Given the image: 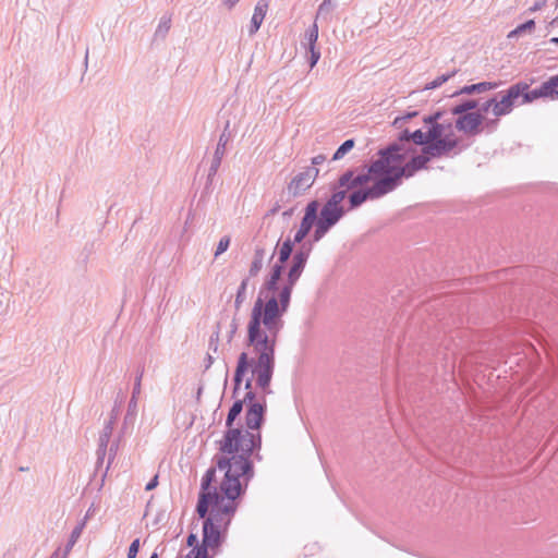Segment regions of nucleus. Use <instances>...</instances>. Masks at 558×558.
<instances>
[{
    "mask_svg": "<svg viewBox=\"0 0 558 558\" xmlns=\"http://www.w3.org/2000/svg\"><path fill=\"white\" fill-rule=\"evenodd\" d=\"M318 173L319 170L315 167H305L299 171L287 186L288 194L294 198L304 195L314 184Z\"/></svg>",
    "mask_w": 558,
    "mask_h": 558,
    "instance_id": "obj_10",
    "label": "nucleus"
},
{
    "mask_svg": "<svg viewBox=\"0 0 558 558\" xmlns=\"http://www.w3.org/2000/svg\"><path fill=\"white\" fill-rule=\"evenodd\" d=\"M230 245V238L229 236H222L217 245L215 256H219L220 254L225 253Z\"/></svg>",
    "mask_w": 558,
    "mask_h": 558,
    "instance_id": "obj_44",
    "label": "nucleus"
},
{
    "mask_svg": "<svg viewBox=\"0 0 558 558\" xmlns=\"http://www.w3.org/2000/svg\"><path fill=\"white\" fill-rule=\"evenodd\" d=\"M143 374H144V371L141 369L137 372L136 376H135V381H134V386H133V390H132V396H131V399L129 401V404L130 408H137V401H138V397L141 395V389H142V378H143Z\"/></svg>",
    "mask_w": 558,
    "mask_h": 558,
    "instance_id": "obj_30",
    "label": "nucleus"
},
{
    "mask_svg": "<svg viewBox=\"0 0 558 558\" xmlns=\"http://www.w3.org/2000/svg\"><path fill=\"white\" fill-rule=\"evenodd\" d=\"M226 530L211 526V522H203V535L201 545L217 554L226 539Z\"/></svg>",
    "mask_w": 558,
    "mask_h": 558,
    "instance_id": "obj_15",
    "label": "nucleus"
},
{
    "mask_svg": "<svg viewBox=\"0 0 558 558\" xmlns=\"http://www.w3.org/2000/svg\"><path fill=\"white\" fill-rule=\"evenodd\" d=\"M219 456H225L227 458H230L232 454L222 453L220 451L219 454L215 456L214 461H216V458L219 457ZM215 463L217 464V462H215ZM216 470H219L217 465L215 468H209L206 471L205 475L202 478V484H201L202 492H213L211 490V483L216 481Z\"/></svg>",
    "mask_w": 558,
    "mask_h": 558,
    "instance_id": "obj_25",
    "label": "nucleus"
},
{
    "mask_svg": "<svg viewBox=\"0 0 558 558\" xmlns=\"http://www.w3.org/2000/svg\"><path fill=\"white\" fill-rule=\"evenodd\" d=\"M294 286L287 281L278 295L274 294L267 301L259 295L253 305L247 327L279 336L284 326L282 316L289 308Z\"/></svg>",
    "mask_w": 558,
    "mask_h": 558,
    "instance_id": "obj_3",
    "label": "nucleus"
},
{
    "mask_svg": "<svg viewBox=\"0 0 558 558\" xmlns=\"http://www.w3.org/2000/svg\"><path fill=\"white\" fill-rule=\"evenodd\" d=\"M451 128V122L445 123V130Z\"/></svg>",
    "mask_w": 558,
    "mask_h": 558,
    "instance_id": "obj_62",
    "label": "nucleus"
},
{
    "mask_svg": "<svg viewBox=\"0 0 558 558\" xmlns=\"http://www.w3.org/2000/svg\"><path fill=\"white\" fill-rule=\"evenodd\" d=\"M457 74V71L453 70L449 73H446V74H441L439 76H437L434 81H432L430 83H427L425 85V88L426 90H429V89H435V88H438L440 87L442 84H445L447 81H449L451 77H453L454 75Z\"/></svg>",
    "mask_w": 558,
    "mask_h": 558,
    "instance_id": "obj_37",
    "label": "nucleus"
},
{
    "mask_svg": "<svg viewBox=\"0 0 558 558\" xmlns=\"http://www.w3.org/2000/svg\"><path fill=\"white\" fill-rule=\"evenodd\" d=\"M415 153V146L400 132L395 142L378 151V158L369 165L367 171L361 173L368 174L369 179L372 175L377 178L387 172L389 167L404 162Z\"/></svg>",
    "mask_w": 558,
    "mask_h": 558,
    "instance_id": "obj_6",
    "label": "nucleus"
},
{
    "mask_svg": "<svg viewBox=\"0 0 558 558\" xmlns=\"http://www.w3.org/2000/svg\"><path fill=\"white\" fill-rule=\"evenodd\" d=\"M186 545H187L189 547H193V548H194L196 545H199V544L197 543V536H196L195 534L191 533V534L187 536V538H186Z\"/></svg>",
    "mask_w": 558,
    "mask_h": 558,
    "instance_id": "obj_53",
    "label": "nucleus"
},
{
    "mask_svg": "<svg viewBox=\"0 0 558 558\" xmlns=\"http://www.w3.org/2000/svg\"><path fill=\"white\" fill-rule=\"evenodd\" d=\"M265 255H266L265 248H263L260 246H257L255 248L253 260H252V264H251L250 270H248V274L251 277L257 276V274L263 268Z\"/></svg>",
    "mask_w": 558,
    "mask_h": 558,
    "instance_id": "obj_26",
    "label": "nucleus"
},
{
    "mask_svg": "<svg viewBox=\"0 0 558 558\" xmlns=\"http://www.w3.org/2000/svg\"><path fill=\"white\" fill-rule=\"evenodd\" d=\"M86 521L83 520L80 522L71 532L70 538L63 548L62 557L61 558H68L69 554L71 553L72 548L81 537L83 530L85 527Z\"/></svg>",
    "mask_w": 558,
    "mask_h": 558,
    "instance_id": "obj_24",
    "label": "nucleus"
},
{
    "mask_svg": "<svg viewBox=\"0 0 558 558\" xmlns=\"http://www.w3.org/2000/svg\"><path fill=\"white\" fill-rule=\"evenodd\" d=\"M541 94L543 98L551 100L558 99V74L550 76L541 86Z\"/></svg>",
    "mask_w": 558,
    "mask_h": 558,
    "instance_id": "obj_23",
    "label": "nucleus"
},
{
    "mask_svg": "<svg viewBox=\"0 0 558 558\" xmlns=\"http://www.w3.org/2000/svg\"><path fill=\"white\" fill-rule=\"evenodd\" d=\"M300 244L301 245L294 253L293 257L306 263L313 250V243L311 241H303Z\"/></svg>",
    "mask_w": 558,
    "mask_h": 558,
    "instance_id": "obj_34",
    "label": "nucleus"
},
{
    "mask_svg": "<svg viewBox=\"0 0 558 558\" xmlns=\"http://www.w3.org/2000/svg\"><path fill=\"white\" fill-rule=\"evenodd\" d=\"M247 286H248V278L243 279L239 286V289H238V292L235 295V300H234V307L236 311H239L241 308L242 304L246 300Z\"/></svg>",
    "mask_w": 558,
    "mask_h": 558,
    "instance_id": "obj_35",
    "label": "nucleus"
},
{
    "mask_svg": "<svg viewBox=\"0 0 558 558\" xmlns=\"http://www.w3.org/2000/svg\"><path fill=\"white\" fill-rule=\"evenodd\" d=\"M282 270H283V265L276 263L271 267L269 277L264 282L263 290H267L269 292L275 293L278 290L277 284H278L279 279L281 278Z\"/></svg>",
    "mask_w": 558,
    "mask_h": 558,
    "instance_id": "obj_22",
    "label": "nucleus"
},
{
    "mask_svg": "<svg viewBox=\"0 0 558 558\" xmlns=\"http://www.w3.org/2000/svg\"><path fill=\"white\" fill-rule=\"evenodd\" d=\"M222 500L221 490L218 492L217 487L213 488V492H201L198 501L196 505V512L199 518L206 519L209 514V511L215 505V501Z\"/></svg>",
    "mask_w": 558,
    "mask_h": 558,
    "instance_id": "obj_18",
    "label": "nucleus"
},
{
    "mask_svg": "<svg viewBox=\"0 0 558 558\" xmlns=\"http://www.w3.org/2000/svg\"><path fill=\"white\" fill-rule=\"evenodd\" d=\"M209 550H210V549H208V548H206V547H204V546H202V545H196V546L192 549V551H191L190 554H191V556H192V555H194V556H193V558H211V557H209V555H208V551H209Z\"/></svg>",
    "mask_w": 558,
    "mask_h": 558,
    "instance_id": "obj_42",
    "label": "nucleus"
},
{
    "mask_svg": "<svg viewBox=\"0 0 558 558\" xmlns=\"http://www.w3.org/2000/svg\"><path fill=\"white\" fill-rule=\"evenodd\" d=\"M534 27H535V22L533 20H529L525 23L517 26L513 31H511L508 34V38H510V39L517 38L525 32H532L534 29Z\"/></svg>",
    "mask_w": 558,
    "mask_h": 558,
    "instance_id": "obj_39",
    "label": "nucleus"
},
{
    "mask_svg": "<svg viewBox=\"0 0 558 558\" xmlns=\"http://www.w3.org/2000/svg\"><path fill=\"white\" fill-rule=\"evenodd\" d=\"M493 104H494V99L493 98L486 100L482 105L478 104L476 112H481V114L484 116L485 113H487L489 111V109L493 110Z\"/></svg>",
    "mask_w": 558,
    "mask_h": 558,
    "instance_id": "obj_47",
    "label": "nucleus"
},
{
    "mask_svg": "<svg viewBox=\"0 0 558 558\" xmlns=\"http://www.w3.org/2000/svg\"><path fill=\"white\" fill-rule=\"evenodd\" d=\"M62 553H63V549L61 547H58L53 553L52 555L50 556V558H61L62 557Z\"/></svg>",
    "mask_w": 558,
    "mask_h": 558,
    "instance_id": "obj_56",
    "label": "nucleus"
},
{
    "mask_svg": "<svg viewBox=\"0 0 558 558\" xmlns=\"http://www.w3.org/2000/svg\"><path fill=\"white\" fill-rule=\"evenodd\" d=\"M305 265H306V263L292 257V264L288 271L287 281L295 284L298 282V280L300 279V277L305 268Z\"/></svg>",
    "mask_w": 558,
    "mask_h": 558,
    "instance_id": "obj_27",
    "label": "nucleus"
},
{
    "mask_svg": "<svg viewBox=\"0 0 558 558\" xmlns=\"http://www.w3.org/2000/svg\"><path fill=\"white\" fill-rule=\"evenodd\" d=\"M138 549H140V539L136 538L131 543V545L129 547L128 558H135L138 554Z\"/></svg>",
    "mask_w": 558,
    "mask_h": 558,
    "instance_id": "obj_46",
    "label": "nucleus"
},
{
    "mask_svg": "<svg viewBox=\"0 0 558 558\" xmlns=\"http://www.w3.org/2000/svg\"><path fill=\"white\" fill-rule=\"evenodd\" d=\"M158 485V475H155L147 484H146V487L145 489L147 492L149 490H153L154 488H156Z\"/></svg>",
    "mask_w": 558,
    "mask_h": 558,
    "instance_id": "obj_54",
    "label": "nucleus"
},
{
    "mask_svg": "<svg viewBox=\"0 0 558 558\" xmlns=\"http://www.w3.org/2000/svg\"><path fill=\"white\" fill-rule=\"evenodd\" d=\"M27 470H28V468H23V466L20 468V471H27Z\"/></svg>",
    "mask_w": 558,
    "mask_h": 558,
    "instance_id": "obj_64",
    "label": "nucleus"
},
{
    "mask_svg": "<svg viewBox=\"0 0 558 558\" xmlns=\"http://www.w3.org/2000/svg\"><path fill=\"white\" fill-rule=\"evenodd\" d=\"M236 331H238V323L235 319H232L231 325H230V331L228 333V342L232 341Z\"/></svg>",
    "mask_w": 558,
    "mask_h": 558,
    "instance_id": "obj_51",
    "label": "nucleus"
},
{
    "mask_svg": "<svg viewBox=\"0 0 558 558\" xmlns=\"http://www.w3.org/2000/svg\"><path fill=\"white\" fill-rule=\"evenodd\" d=\"M239 1H240V0H222V4H223L227 9L231 10L232 8H234V7H235V4H236Z\"/></svg>",
    "mask_w": 558,
    "mask_h": 558,
    "instance_id": "obj_55",
    "label": "nucleus"
},
{
    "mask_svg": "<svg viewBox=\"0 0 558 558\" xmlns=\"http://www.w3.org/2000/svg\"><path fill=\"white\" fill-rule=\"evenodd\" d=\"M497 87L496 83L490 82H481L472 85H465L461 89L454 92L451 96H459V95H472V94H481L490 89H494Z\"/></svg>",
    "mask_w": 558,
    "mask_h": 558,
    "instance_id": "obj_21",
    "label": "nucleus"
},
{
    "mask_svg": "<svg viewBox=\"0 0 558 558\" xmlns=\"http://www.w3.org/2000/svg\"><path fill=\"white\" fill-rule=\"evenodd\" d=\"M278 336L247 327V343L253 347L256 359H250L246 352L239 355L234 373V392L239 389L243 376L252 367V374L256 378V385L269 393V385L275 369V350Z\"/></svg>",
    "mask_w": 558,
    "mask_h": 558,
    "instance_id": "obj_2",
    "label": "nucleus"
},
{
    "mask_svg": "<svg viewBox=\"0 0 558 558\" xmlns=\"http://www.w3.org/2000/svg\"><path fill=\"white\" fill-rule=\"evenodd\" d=\"M442 156H432L427 153L426 146L422 148V153L418 155H412L411 158L404 162L397 163L393 167H389L387 172L383 173L386 180L390 181V187L395 191L401 185L402 179H409L413 177L417 171L426 169L427 163L435 158H441Z\"/></svg>",
    "mask_w": 558,
    "mask_h": 558,
    "instance_id": "obj_7",
    "label": "nucleus"
},
{
    "mask_svg": "<svg viewBox=\"0 0 558 558\" xmlns=\"http://www.w3.org/2000/svg\"><path fill=\"white\" fill-rule=\"evenodd\" d=\"M315 222H316V228L312 235V240H311L312 243L318 242L332 228L318 219H316Z\"/></svg>",
    "mask_w": 558,
    "mask_h": 558,
    "instance_id": "obj_40",
    "label": "nucleus"
},
{
    "mask_svg": "<svg viewBox=\"0 0 558 558\" xmlns=\"http://www.w3.org/2000/svg\"><path fill=\"white\" fill-rule=\"evenodd\" d=\"M478 107V101L476 99H465L461 102L457 104L451 108V113L453 116L463 114L474 112L473 110Z\"/></svg>",
    "mask_w": 558,
    "mask_h": 558,
    "instance_id": "obj_28",
    "label": "nucleus"
},
{
    "mask_svg": "<svg viewBox=\"0 0 558 558\" xmlns=\"http://www.w3.org/2000/svg\"><path fill=\"white\" fill-rule=\"evenodd\" d=\"M456 129L466 135H477L482 132L484 117L481 112L457 114Z\"/></svg>",
    "mask_w": 558,
    "mask_h": 558,
    "instance_id": "obj_14",
    "label": "nucleus"
},
{
    "mask_svg": "<svg viewBox=\"0 0 558 558\" xmlns=\"http://www.w3.org/2000/svg\"><path fill=\"white\" fill-rule=\"evenodd\" d=\"M280 206L276 204L270 210L269 215H275L279 210Z\"/></svg>",
    "mask_w": 558,
    "mask_h": 558,
    "instance_id": "obj_60",
    "label": "nucleus"
},
{
    "mask_svg": "<svg viewBox=\"0 0 558 558\" xmlns=\"http://www.w3.org/2000/svg\"><path fill=\"white\" fill-rule=\"evenodd\" d=\"M306 50L310 52L308 62H310L311 69H313L317 64V62L320 58V51L318 49H316V47H310V48H306Z\"/></svg>",
    "mask_w": 558,
    "mask_h": 558,
    "instance_id": "obj_43",
    "label": "nucleus"
},
{
    "mask_svg": "<svg viewBox=\"0 0 558 558\" xmlns=\"http://www.w3.org/2000/svg\"><path fill=\"white\" fill-rule=\"evenodd\" d=\"M497 126H498V118L493 119V120L484 118V122H483L481 129H482V131L487 130L488 132H493L497 129Z\"/></svg>",
    "mask_w": 558,
    "mask_h": 558,
    "instance_id": "obj_45",
    "label": "nucleus"
},
{
    "mask_svg": "<svg viewBox=\"0 0 558 558\" xmlns=\"http://www.w3.org/2000/svg\"><path fill=\"white\" fill-rule=\"evenodd\" d=\"M149 558H158V554L157 553H153Z\"/></svg>",
    "mask_w": 558,
    "mask_h": 558,
    "instance_id": "obj_63",
    "label": "nucleus"
},
{
    "mask_svg": "<svg viewBox=\"0 0 558 558\" xmlns=\"http://www.w3.org/2000/svg\"><path fill=\"white\" fill-rule=\"evenodd\" d=\"M245 389L247 391H252V378H247V380L245 381Z\"/></svg>",
    "mask_w": 558,
    "mask_h": 558,
    "instance_id": "obj_58",
    "label": "nucleus"
},
{
    "mask_svg": "<svg viewBox=\"0 0 558 558\" xmlns=\"http://www.w3.org/2000/svg\"><path fill=\"white\" fill-rule=\"evenodd\" d=\"M515 85L524 86V89L522 90V93H520V97H522L523 104H529L538 98H543L539 87L530 90L529 85L524 82H519Z\"/></svg>",
    "mask_w": 558,
    "mask_h": 558,
    "instance_id": "obj_29",
    "label": "nucleus"
},
{
    "mask_svg": "<svg viewBox=\"0 0 558 558\" xmlns=\"http://www.w3.org/2000/svg\"><path fill=\"white\" fill-rule=\"evenodd\" d=\"M229 126H230V123L228 121L226 123L223 132L219 136L217 147L215 149V153H214V156H213V159L210 162V167L208 170V179H211L213 177L216 175V173L221 165V160L226 154V146L230 140V134L228 133Z\"/></svg>",
    "mask_w": 558,
    "mask_h": 558,
    "instance_id": "obj_17",
    "label": "nucleus"
},
{
    "mask_svg": "<svg viewBox=\"0 0 558 558\" xmlns=\"http://www.w3.org/2000/svg\"><path fill=\"white\" fill-rule=\"evenodd\" d=\"M293 213H294V209H293V208H290V209L284 210V211L282 213V217H283V218H286V219H287V218H290V217L293 215Z\"/></svg>",
    "mask_w": 558,
    "mask_h": 558,
    "instance_id": "obj_57",
    "label": "nucleus"
},
{
    "mask_svg": "<svg viewBox=\"0 0 558 558\" xmlns=\"http://www.w3.org/2000/svg\"><path fill=\"white\" fill-rule=\"evenodd\" d=\"M336 4L333 0H324L317 10L316 19L329 20L331 12L335 10Z\"/></svg>",
    "mask_w": 558,
    "mask_h": 558,
    "instance_id": "obj_33",
    "label": "nucleus"
},
{
    "mask_svg": "<svg viewBox=\"0 0 558 558\" xmlns=\"http://www.w3.org/2000/svg\"><path fill=\"white\" fill-rule=\"evenodd\" d=\"M294 243L295 242H293V240L289 238L286 241H283L279 248V256L277 263L284 265L288 262L292 254Z\"/></svg>",
    "mask_w": 558,
    "mask_h": 558,
    "instance_id": "obj_31",
    "label": "nucleus"
},
{
    "mask_svg": "<svg viewBox=\"0 0 558 558\" xmlns=\"http://www.w3.org/2000/svg\"><path fill=\"white\" fill-rule=\"evenodd\" d=\"M550 43H554V44H557V45H558V37H553V38L550 39Z\"/></svg>",
    "mask_w": 558,
    "mask_h": 558,
    "instance_id": "obj_61",
    "label": "nucleus"
},
{
    "mask_svg": "<svg viewBox=\"0 0 558 558\" xmlns=\"http://www.w3.org/2000/svg\"><path fill=\"white\" fill-rule=\"evenodd\" d=\"M524 89V86L511 85L505 94H500V99H494L493 114L496 118L509 114L512 111L514 101L520 97V93Z\"/></svg>",
    "mask_w": 558,
    "mask_h": 558,
    "instance_id": "obj_12",
    "label": "nucleus"
},
{
    "mask_svg": "<svg viewBox=\"0 0 558 558\" xmlns=\"http://www.w3.org/2000/svg\"><path fill=\"white\" fill-rule=\"evenodd\" d=\"M244 400L248 401V407L245 413V424L248 429L255 430L259 429L265 413V404L255 402V393L253 391H247L244 396Z\"/></svg>",
    "mask_w": 558,
    "mask_h": 558,
    "instance_id": "obj_13",
    "label": "nucleus"
},
{
    "mask_svg": "<svg viewBox=\"0 0 558 558\" xmlns=\"http://www.w3.org/2000/svg\"><path fill=\"white\" fill-rule=\"evenodd\" d=\"M427 125L426 135L429 138V145L426 146L427 153L432 156L450 157L458 146V140L445 135V122L425 123Z\"/></svg>",
    "mask_w": 558,
    "mask_h": 558,
    "instance_id": "obj_8",
    "label": "nucleus"
},
{
    "mask_svg": "<svg viewBox=\"0 0 558 558\" xmlns=\"http://www.w3.org/2000/svg\"><path fill=\"white\" fill-rule=\"evenodd\" d=\"M171 27V19L169 16H162L155 32V37L165 39Z\"/></svg>",
    "mask_w": 558,
    "mask_h": 558,
    "instance_id": "obj_36",
    "label": "nucleus"
},
{
    "mask_svg": "<svg viewBox=\"0 0 558 558\" xmlns=\"http://www.w3.org/2000/svg\"><path fill=\"white\" fill-rule=\"evenodd\" d=\"M317 39L318 26L315 22L310 28L305 31L304 41L302 43V45L304 46L305 49L310 47H316Z\"/></svg>",
    "mask_w": 558,
    "mask_h": 558,
    "instance_id": "obj_32",
    "label": "nucleus"
},
{
    "mask_svg": "<svg viewBox=\"0 0 558 558\" xmlns=\"http://www.w3.org/2000/svg\"><path fill=\"white\" fill-rule=\"evenodd\" d=\"M441 117H442V112L436 111L433 114L423 117L422 120H423L424 123H432V122H436L437 123V122H439Z\"/></svg>",
    "mask_w": 558,
    "mask_h": 558,
    "instance_id": "obj_49",
    "label": "nucleus"
},
{
    "mask_svg": "<svg viewBox=\"0 0 558 558\" xmlns=\"http://www.w3.org/2000/svg\"><path fill=\"white\" fill-rule=\"evenodd\" d=\"M136 416H137V408H133V410H132V408H130V405H128V410H126V413L124 416V422H123L124 427L133 426L135 423Z\"/></svg>",
    "mask_w": 558,
    "mask_h": 558,
    "instance_id": "obj_41",
    "label": "nucleus"
},
{
    "mask_svg": "<svg viewBox=\"0 0 558 558\" xmlns=\"http://www.w3.org/2000/svg\"><path fill=\"white\" fill-rule=\"evenodd\" d=\"M116 420H117V414H113L110 417V420L105 423L104 428L99 435L98 448L96 451L98 466L104 463V460H105V457L107 453L108 444H109L111 435H112L113 425H114Z\"/></svg>",
    "mask_w": 558,
    "mask_h": 558,
    "instance_id": "obj_19",
    "label": "nucleus"
},
{
    "mask_svg": "<svg viewBox=\"0 0 558 558\" xmlns=\"http://www.w3.org/2000/svg\"><path fill=\"white\" fill-rule=\"evenodd\" d=\"M318 208L319 203L315 199L306 205L304 217L302 218L299 230L294 234L293 242L301 243L304 241L317 219Z\"/></svg>",
    "mask_w": 558,
    "mask_h": 558,
    "instance_id": "obj_16",
    "label": "nucleus"
},
{
    "mask_svg": "<svg viewBox=\"0 0 558 558\" xmlns=\"http://www.w3.org/2000/svg\"><path fill=\"white\" fill-rule=\"evenodd\" d=\"M325 160H326V157L324 155H322V154L317 155V156L312 158V165L310 167L317 168V166L324 163Z\"/></svg>",
    "mask_w": 558,
    "mask_h": 558,
    "instance_id": "obj_52",
    "label": "nucleus"
},
{
    "mask_svg": "<svg viewBox=\"0 0 558 558\" xmlns=\"http://www.w3.org/2000/svg\"><path fill=\"white\" fill-rule=\"evenodd\" d=\"M374 184L369 187L362 189L357 186L352 189V193L349 195V203L352 209L357 208L367 199H378L388 193L392 192L390 187V181L386 180L385 175H378Z\"/></svg>",
    "mask_w": 558,
    "mask_h": 558,
    "instance_id": "obj_9",
    "label": "nucleus"
},
{
    "mask_svg": "<svg viewBox=\"0 0 558 558\" xmlns=\"http://www.w3.org/2000/svg\"><path fill=\"white\" fill-rule=\"evenodd\" d=\"M214 362V359L210 354L207 355V364H206V368H209L211 366Z\"/></svg>",
    "mask_w": 558,
    "mask_h": 558,
    "instance_id": "obj_59",
    "label": "nucleus"
},
{
    "mask_svg": "<svg viewBox=\"0 0 558 558\" xmlns=\"http://www.w3.org/2000/svg\"><path fill=\"white\" fill-rule=\"evenodd\" d=\"M219 471L223 472V480L220 483L222 500L215 501L208 517L204 522H211V526L228 531L232 517L236 510L235 499L242 493V482L246 485L254 476L253 464L241 456L216 458Z\"/></svg>",
    "mask_w": 558,
    "mask_h": 558,
    "instance_id": "obj_1",
    "label": "nucleus"
},
{
    "mask_svg": "<svg viewBox=\"0 0 558 558\" xmlns=\"http://www.w3.org/2000/svg\"><path fill=\"white\" fill-rule=\"evenodd\" d=\"M355 145V142L353 138L344 141L338 149L335 151L332 156V160H340L342 159Z\"/></svg>",
    "mask_w": 558,
    "mask_h": 558,
    "instance_id": "obj_38",
    "label": "nucleus"
},
{
    "mask_svg": "<svg viewBox=\"0 0 558 558\" xmlns=\"http://www.w3.org/2000/svg\"><path fill=\"white\" fill-rule=\"evenodd\" d=\"M244 401V399L236 400L230 408L226 420V426L228 427V429L225 433L223 438L219 441V450L222 453L232 454L230 458L241 456L246 461H251L250 457L254 453V458L257 461H260V434H254L250 430H243L241 428L232 427L234 420L241 414L243 410Z\"/></svg>",
    "mask_w": 558,
    "mask_h": 558,
    "instance_id": "obj_4",
    "label": "nucleus"
},
{
    "mask_svg": "<svg viewBox=\"0 0 558 558\" xmlns=\"http://www.w3.org/2000/svg\"><path fill=\"white\" fill-rule=\"evenodd\" d=\"M268 8H269V0H258L257 1L256 5L254 8V12H253L251 22H250V26H248V35L250 36H253L258 32L265 16H266Z\"/></svg>",
    "mask_w": 558,
    "mask_h": 558,
    "instance_id": "obj_20",
    "label": "nucleus"
},
{
    "mask_svg": "<svg viewBox=\"0 0 558 558\" xmlns=\"http://www.w3.org/2000/svg\"><path fill=\"white\" fill-rule=\"evenodd\" d=\"M117 449H118V444L117 442H113L110 448H109V458H108V464H107V470L109 469L111 462L113 461L114 459V456H116V452H117Z\"/></svg>",
    "mask_w": 558,
    "mask_h": 558,
    "instance_id": "obj_50",
    "label": "nucleus"
},
{
    "mask_svg": "<svg viewBox=\"0 0 558 558\" xmlns=\"http://www.w3.org/2000/svg\"><path fill=\"white\" fill-rule=\"evenodd\" d=\"M369 182L368 174L356 173L355 170L344 171L337 183L331 186V195L320 209L318 220L333 227L345 214L341 203L347 197L350 190L363 186Z\"/></svg>",
    "mask_w": 558,
    "mask_h": 558,
    "instance_id": "obj_5",
    "label": "nucleus"
},
{
    "mask_svg": "<svg viewBox=\"0 0 558 558\" xmlns=\"http://www.w3.org/2000/svg\"><path fill=\"white\" fill-rule=\"evenodd\" d=\"M219 331L214 332L209 339V350L213 352L218 351Z\"/></svg>",
    "mask_w": 558,
    "mask_h": 558,
    "instance_id": "obj_48",
    "label": "nucleus"
},
{
    "mask_svg": "<svg viewBox=\"0 0 558 558\" xmlns=\"http://www.w3.org/2000/svg\"><path fill=\"white\" fill-rule=\"evenodd\" d=\"M417 111H411L408 112L404 116L397 117L393 120V126L398 129H402L401 133L410 141L414 146H428L429 145V138L426 135V131L423 132L421 129L411 130L410 128H404V124L412 120L413 118L417 117Z\"/></svg>",
    "mask_w": 558,
    "mask_h": 558,
    "instance_id": "obj_11",
    "label": "nucleus"
}]
</instances>
